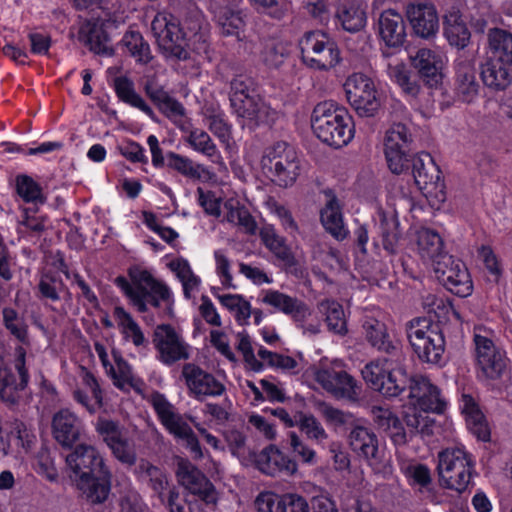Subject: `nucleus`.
<instances>
[{
  "instance_id": "nucleus-1",
  "label": "nucleus",
  "mask_w": 512,
  "mask_h": 512,
  "mask_svg": "<svg viewBox=\"0 0 512 512\" xmlns=\"http://www.w3.org/2000/svg\"><path fill=\"white\" fill-rule=\"evenodd\" d=\"M409 128L394 123L385 134L384 155L389 170L401 174L411 168L414 182L427 198L440 204L446 201L444 180L433 157L427 152L413 153Z\"/></svg>"
},
{
  "instance_id": "nucleus-2",
  "label": "nucleus",
  "mask_w": 512,
  "mask_h": 512,
  "mask_svg": "<svg viewBox=\"0 0 512 512\" xmlns=\"http://www.w3.org/2000/svg\"><path fill=\"white\" fill-rule=\"evenodd\" d=\"M69 477L90 504L104 503L111 490V472L92 445L78 444L66 455Z\"/></svg>"
},
{
  "instance_id": "nucleus-3",
  "label": "nucleus",
  "mask_w": 512,
  "mask_h": 512,
  "mask_svg": "<svg viewBox=\"0 0 512 512\" xmlns=\"http://www.w3.org/2000/svg\"><path fill=\"white\" fill-rule=\"evenodd\" d=\"M352 118L345 108L331 101L318 103L311 115V127L317 138L328 146L341 148L353 138Z\"/></svg>"
},
{
  "instance_id": "nucleus-4",
  "label": "nucleus",
  "mask_w": 512,
  "mask_h": 512,
  "mask_svg": "<svg viewBox=\"0 0 512 512\" xmlns=\"http://www.w3.org/2000/svg\"><path fill=\"white\" fill-rule=\"evenodd\" d=\"M475 367L477 378L500 390L509 378V359L506 352L487 334L474 332Z\"/></svg>"
},
{
  "instance_id": "nucleus-5",
  "label": "nucleus",
  "mask_w": 512,
  "mask_h": 512,
  "mask_svg": "<svg viewBox=\"0 0 512 512\" xmlns=\"http://www.w3.org/2000/svg\"><path fill=\"white\" fill-rule=\"evenodd\" d=\"M263 174L276 186L291 187L301 173V160L290 144L278 141L263 151L260 161Z\"/></svg>"
},
{
  "instance_id": "nucleus-6",
  "label": "nucleus",
  "mask_w": 512,
  "mask_h": 512,
  "mask_svg": "<svg viewBox=\"0 0 512 512\" xmlns=\"http://www.w3.org/2000/svg\"><path fill=\"white\" fill-rule=\"evenodd\" d=\"M408 341L420 361L441 364L445 352V337L439 322L416 317L406 323Z\"/></svg>"
},
{
  "instance_id": "nucleus-7",
  "label": "nucleus",
  "mask_w": 512,
  "mask_h": 512,
  "mask_svg": "<svg viewBox=\"0 0 512 512\" xmlns=\"http://www.w3.org/2000/svg\"><path fill=\"white\" fill-rule=\"evenodd\" d=\"M437 472L442 487L461 494L472 484L475 462L464 447L446 448L438 453Z\"/></svg>"
},
{
  "instance_id": "nucleus-8",
  "label": "nucleus",
  "mask_w": 512,
  "mask_h": 512,
  "mask_svg": "<svg viewBox=\"0 0 512 512\" xmlns=\"http://www.w3.org/2000/svg\"><path fill=\"white\" fill-rule=\"evenodd\" d=\"M151 31L161 54L172 61L190 59L188 33L181 28L179 19L170 13H158L152 23Z\"/></svg>"
},
{
  "instance_id": "nucleus-9",
  "label": "nucleus",
  "mask_w": 512,
  "mask_h": 512,
  "mask_svg": "<svg viewBox=\"0 0 512 512\" xmlns=\"http://www.w3.org/2000/svg\"><path fill=\"white\" fill-rule=\"evenodd\" d=\"M301 60L317 71H329L342 60L336 41L321 30L307 31L299 40Z\"/></svg>"
},
{
  "instance_id": "nucleus-10",
  "label": "nucleus",
  "mask_w": 512,
  "mask_h": 512,
  "mask_svg": "<svg viewBox=\"0 0 512 512\" xmlns=\"http://www.w3.org/2000/svg\"><path fill=\"white\" fill-rule=\"evenodd\" d=\"M346 98L358 116L371 118L378 116L382 100L374 80L362 72L349 75L344 82Z\"/></svg>"
},
{
  "instance_id": "nucleus-11",
  "label": "nucleus",
  "mask_w": 512,
  "mask_h": 512,
  "mask_svg": "<svg viewBox=\"0 0 512 512\" xmlns=\"http://www.w3.org/2000/svg\"><path fill=\"white\" fill-rule=\"evenodd\" d=\"M151 403L165 429L175 438L185 441L186 448L190 450L193 458L202 459L203 452L196 434L183 415L176 411L175 406L159 392L152 394Z\"/></svg>"
},
{
  "instance_id": "nucleus-12",
  "label": "nucleus",
  "mask_w": 512,
  "mask_h": 512,
  "mask_svg": "<svg viewBox=\"0 0 512 512\" xmlns=\"http://www.w3.org/2000/svg\"><path fill=\"white\" fill-rule=\"evenodd\" d=\"M26 350L15 348L14 365L0 357V400L11 409L19 405L21 392L27 387L29 373L26 368Z\"/></svg>"
},
{
  "instance_id": "nucleus-13",
  "label": "nucleus",
  "mask_w": 512,
  "mask_h": 512,
  "mask_svg": "<svg viewBox=\"0 0 512 512\" xmlns=\"http://www.w3.org/2000/svg\"><path fill=\"white\" fill-rule=\"evenodd\" d=\"M152 344L157 352V359L165 365L171 366L190 358L189 344L171 324H159L154 328Z\"/></svg>"
},
{
  "instance_id": "nucleus-14",
  "label": "nucleus",
  "mask_w": 512,
  "mask_h": 512,
  "mask_svg": "<svg viewBox=\"0 0 512 512\" xmlns=\"http://www.w3.org/2000/svg\"><path fill=\"white\" fill-rule=\"evenodd\" d=\"M433 269L438 279L447 290L459 297H467L473 291V283L465 264L447 254L437 260Z\"/></svg>"
},
{
  "instance_id": "nucleus-15",
  "label": "nucleus",
  "mask_w": 512,
  "mask_h": 512,
  "mask_svg": "<svg viewBox=\"0 0 512 512\" xmlns=\"http://www.w3.org/2000/svg\"><path fill=\"white\" fill-rule=\"evenodd\" d=\"M405 14L413 34L426 41H432L439 32V16L436 6L428 0L409 2Z\"/></svg>"
},
{
  "instance_id": "nucleus-16",
  "label": "nucleus",
  "mask_w": 512,
  "mask_h": 512,
  "mask_svg": "<svg viewBox=\"0 0 512 512\" xmlns=\"http://www.w3.org/2000/svg\"><path fill=\"white\" fill-rule=\"evenodd\" d=\"M189 395L199 401L225 393L226 387L212 373L195 363H185L181 370Z\"/></svg>"
},
{
  "instance_id": "nucleus-17",
  "label": "nucleus",
  "mask_w": 512,
  "mask_h": 512,
  "mask_svg": "<svg viewBox=\"0 0 512 512\" xmlns=\"http://www.w3.org/2000/svg\"><path fill=\"white\" fill-rule=\"evenodd\" d=\"M179 483L189 491L186 497L197 498L205 504L216 503V490L205 474L190 462H181L176 472Z\"/></svg>"
},
{
  "instance_id": "nucleus-18",
  "label": "nucleus",
  "mask_w": 512,
  "mask_h": 512,
  "mask_svg": "<svg viewBox=\"0 0 512 512\" xmlns=\"http://www.w3.org/2000/svg\"><path fill=\"white\" fill-rule=\"evenodd\" d=\"M408 397L415 408L426 413L442 414L447 407L441 390L429 378L422 375L412 377V386H410Z\"/></svg>"
},
{
  "instance_id": "nucleus-19",
  "label": "nucleus",
  "mask_w": 512,
  "mask_h": 512,
  "mask_svg": "<svg viewBox=\"0 0 512 512\" xmlns=\"http://www.w3.org/2000/svg\"><path fill=\"white\" fill-rule=\"evenodd\" d=\"M406 360L403 350L391 356L382 357V364L386 371L383 392L385 397H397L407 389L410 391L412 377L407 373Z\"/></svg>"
},
{
  "instance_id": "nucleus-20",
  "label": "nucleus",
  "mask_w": 512,
  "mask_h": 512,
  "mask_svg": "<svg viewBox=\"0 0 512 512\" xmlns=\"http://www.w3.org/2000/svg\"><path fill=\"white\" fill-rule=\"evenodd\" d=\"M480 89L474 63L467 59L456 60L453 79L455 99L466 104L473 103L479 96Z\"/></svg>"
},
{
  "instance_id": "nucleus-21",
  "label": "nucleus",
  "mask_w": 512,
  "mask_h": 512,
  "mask_svg": "<svg viewBox=\"0 0 512 512\" xmlns=\"http://www.w3.org/2000/svg\"><path fill=\"white\" fill-rule=\"evenodd\" d=\"M412 67L423 83L429 88H437L443 82L444 62L442 56L429 48H420L410 56Z\"/></svg>"
},
{
  "instance_id": "nucleus-22",
  "label": "nucleus",
  "mask_w": 512,
  "mask_h": 512,
  "mask_svg": "<svg viewBox=\"0 0 512 512\" xmlns=\"http://www.w3.org/2000/svg\"><path fill=\"white\" fill-rule=\"evenodd\" d=\"M316 380L327 392L337 399H347L350 401L358 399L357 382L344 370H320L316 374Z\"/></svg>"
},
{
  "instance_id": "nucleus-23",
  "label": "nucleus",
  "mask_w": 512,
  "mask_h": 512,
  "mask_svg": "<svg viewBox=\"0 0 512 512\" xmlns=\"http://www.w3.org/2000/svg\"><path fill=\"white\" fill-rule=\"evenodd\" d=\"M258 512H310L307 499L297 493L278 495L273 492H262L256 500Z\"/></svg>"
},
{
  "instance_id": "nucleus-24",
  "label": "nucleus",
  "mask_w": 512,
  "mask_h": 512,
  "mask_svg": "<svg viewBox=\"0 0 512 512\" xmlns=\"http://www.w3.org/2000/svg\"><path fill=\"white\" fill-rule=\"evenodd\" d=\"M256 468L263 474L276 476L279 473L293 475L297 471V464L288 458L275 445H269L260 453L249 452Z\"/></svg>"
},
{
  "instance_id": "nucleus-25",
  "label": "nucleus",
  "mask_w": 512,
  "mask_h": 512,
  "mask_svg": "<svg viewBox=\"0 0 512 512\" xmlns=\"http://www.w3.org/2000/svg\"><path fill=\"white\" fill-rule=\"evenodd\" d=\"M260 238L265 247L282 262L286 273L301 276L302 270L298 267V261L291 248L286 244V239L278 235L271 225H266L260 230Z\"/></svg>"
},
{
  "instance_id": "nucleus-26",
  "label": "nucleus",
  "mask_w": 512,
  "mask_h": 512,
  "mask_svg": "<svg viewBox=\"0 0 512 512\" xmlns=\"http://www.w3.org/2000/svg\"><path fill=\"white\" fill-rule=\"evenodd\" d=\"M362 329L369 345L385 356H391L403 350L401 343L391 338L384 322L368 317L363 321Z\"/></svg>"
},
{
  "instance_id": "nucleus-27",
  "label": "nucleus",
  "mask_w": 512,
  "mask_h": 512,
  "mask_svg": "<svg viewBox=\"0 0 512 512\" xmlns=\"http://www.w3.org/2000/svg\"><path fill=\"white\" fill-rule=\"evenodd\" d=\"M83 430L81 420L70 410L61 409L52 419V433L55 440L62 446L72 448L80 439Z\"/></svg>"
},
{
  "instance_id": "nucleus-28",
  "label": "nucleus",
  "mask_w": 512,
  "mask_h": 512,
  "mask_svg": "<svg viewBox=\"0 0 512 512\" xmlns=\"http://www.w3.org/2000/svg\"><path fill=\"white\" fill-rule=\"evenodd\" d=\"M378 33L390 48L401 47L406 41V24L402 15L394 9L381 12L378 18Z\"/></svg>"
},
{
  "instance_id": "nucleus-29",
  "label": "nucleus",
  "mask_w": 512,
  "mask_h": 512,
  "mask_svg": "<svg viewBox=\"0 0 512 512\" xmlns=\"http://www.w3.org/2000/svg\"><path fill=\"white\" fill-rule=\"evenodd\" d=\"M262 302L277 311L292 317L295 322H303L310 315L308 306L300 299L278 290H266Z\"/></svg>"
},
{
  "instance_id": "nucleus-30",
  "label": "nucleus",
  "mask_w": 512,
  "mask_h": 512,
  "mask_svg": "<svg viewBox=\"0 0 512 512\" xmlns=\"http://www.w3.org/2000/svg\"><path fill=\"white\" fill-rule=\"evenodd\" d=\"M443 35L451 47L464 50L471 43V32L459 10L449 11L443 17Z\"/></svg>"
},
{
  "instance_id": "nucleus-31",
  "label": "nucleus",
  "mask_w": 512,
  "mask_h": 512,
  "mask_svg": "<svg viewBox=\"0 0 512 512\" xmlns=\"http://www.w3.org/2000/svg\"><path fill=\"white\" fill-rule=\"evenodd\" d=\"M144 91L151 102L168 118L182 117L185 114L183 105L165 91L155 79H148Z\"/></svg>"
},
{
  "instance_id": "nucleus-32",
  "label": "nucleus",
  "mask_w": 512,
  "mask_h": 512,
  "mask_svg": "<svg viewBox=\"0 0 512 512\" xmlns=\"http://www.w3.org/2000/svg\"><path fill=\"white\" fill-rule=\"evenodd\" d=\"M129 276L136 295H144L145 291L153 290L155 293L159 294L163 302L167 303L168 314L172 315L171 292L166 284L156 280L147 270L138 267L130 268ZM138 297L140 298V296Z\"/></svg>"
},
{
  "instance_id": "nucleus-33",
  "label": "nucleus",
  "mask_w": 512,
  "mask_h": 512,
  "mask_svg": "<svg viewBox=\"0 0 512 512\" xmlns=\"http://www.w3.org/2000/svg\"><path fill=\"white\" fill-rule=\"evenodd\" d=\"M351 449L366 460L379 461L378 438L373 430L359 423L348 434Z\"/></svg>"
},
{
  "instance_id": "nucleus-34",
  "label": "nucleus",
  "mask_w": 512,
  "mask_h": 512,
  "mask_svg": "<svg viewBox=\"0 0 512 512\" xmlns=\"http://www.w3.org/2000/svg\"><path fill=\"white\" fill-rule=\"evenodd\" d=\"M324 194L327 197V202L320 213L321 222L333 237L343 240L347 237L348 230L344 227L339 200L331 189L325 190Z\"/></svg>"
},
{
  "instance_id": "nucleus-35",
  "label": "nucleus",
  "mask_w": 512,
  "mask_h": 512,
  "mask_svg": "<svg viewBox=\"0 0 512 512\" xmlns=\"http://www.w3.org/2000/svg\"><path fill=\"white\" fill-rule=\"evenodd\" d=\"M2 324L9 337L19 344L17 347L25 350L31 347L32 337L24 314L11 306H5L2 309Z\"/></svg>"
},
{
  "instance_id": "nucleus-36",
  "label": "nucleus",
  "mask_w": 512,
  "mask_h": 512,
  "mask_svg": "<svg viewBox=\"0 0 512 512\" xmlns=\"http://www.w3.org/2000/svg\"><path fill=\"white\" fill-rule=\"evenodd\" d=\"M137 478L145 482L162 503L165 502L164 492L169 488L167 473L146 459H140L134 470Z\"/></svg>"
},
{
  "instance_id": "nucleus-37",
  "label": "nucleus",
  "mask_w": 512,
  "mask_h": 512,
  "mask_svg": "<svg viewBox=\"0 0 512 512\" xmlns=\"http://www.w3.org/2000/svg\"><path fill=\"white\" fill-rule=\"evenodd\" d=\"M461 410L465 415L468 429L478 440L487 442L490 440V429L486 418L479 408L475 399L468 394H463L461 399Z\"/></svg>"
},
{
  "instance_id": "nucleus-38",
  "label": "nucleus",
  "mask_w": 512,
  "mask_h": 512,
  "mask_svg": "<svg viewBox=\"0 0 512 512\" xmlns=\"http://www.w3.org/2000/svg\"><path fill=\"white\" fill-rule=\"evenodd\" d=\"M489 59L512 67V34L504 29L493 28L488 33Z\"/></svg>"
},
{
  "instance_id": "nucleus-39",
  "label": "nucleus",
  "mask_w": 512,
  "mask_h": 512,
  "mask_svg": "<svg viewBox=\"0 0 512 512\" xmlns=\"http://www.w3.org/2000/svg\"><path fill=\"white\" fill-rule=\"evenodd\" d=\"M483 83L495 91H503L512 83V67L487 58L481 68Z\"/></svg>"
},
{
  "instance_id": "nucleus-40",
  "label": "nucleus",
  "mask_w": 512,
  "mask_h": 512,
  "mask_svg": "<svg viewBox=\"0 0 512 512\" xmlns=\"http://www.w3.org/2000/svg\"><path fill=\"white\" fill-rule=\"evenodd\" d=\"M417 249L420 257L432 265L447 255L441 236L429 228H422L417 232Z\"/></svg>"
},
{
  "instance_id": "nucleus-41",
  "label": "nucleus",
  "mask_w": 512,
  "mask_h": 512,
  "mask_svg": "<svg viewBox=\"0 0 512 512\" xmlns=\"http://www.w3.org/2000/svg\"><path fill=\"white\" fill-rule=\"evenodd\" d=\"M335 18L343 30L350 33L361 31L367 22L365 10L355 3H341L337 7Z\"/></svg>"
},
{
  "instance_id": "nucleus-42",
  "label": "nucleus",
  "mask_w": 512,
  "mask_h": 512,
  "mask_svg": "<svg viewBox=\"0 0 512 512\" xmlns=\"http://www.w3.org/2000/svg\"><path fill=\"white\" fill-rule=\"evenodd\" d=\"M113 87L117 97L124 103L138 108L150 118H154L155 114L152 108L145 100L135 91L134 83L126 76L114 78Z\"/></svg>"
},
{
  "instance_id": "nucleus-43",
  "label": "nucleus",
  "mask_w": 512,
  "mask_h": 512,
  "mask_svg": "<svg viewBox=\"0 0 512 512\" xmlns=\"http://www.w3.org/2000/svg\"><path fill=\"white\" fill-rule=\"evenodd\" d=\"M112 354L116 364V369L113 365L109 369L113 384L122 391H128L129 388L140 391L141 381L134 377L130 364L119 352L113 350Z\"/></svg>"
},
{
  "instance_id": "nucleus-44",
  "label": "nucleus",
  "mask_w": 512,
  "mask_h": 512,
  "mask_svg": "<svg viewBox=\"0 0 512 512\" xmlns=\"http://www.w3.org/2000/svg\"><path fill=\"white\" fill-rule=\"evenodd\" d=\"M166 167L192 180H200L202 174L207 172L202 164H196L187 156L172 151L166 153Z\"/></svg>"
},
{
  "instance_id": "nucleus-45",
  "label": "nucleus",
  "mask_w": 512,
  "mask_h": 512,
  "mask_svg": "<svg viewBox=\"0 0 512 512\" xmlns=\"http://www.w3.org/2000/svg\"><path fill=\"white\" fill-rule=\"evenodd\" d=\"M120 44L127 49L137 63L148 64L153 59L149 43L139 31H127Z\"/></svg>"
},
{
  "instance_id": "nucleus-46",
  "label": "nucleus",
  "mask_w": 512,
  "mask_h": 512,
  "mask_svg": "<svg viewBox=\"0 0 512 512\" xmlns=\"http://www.w3.org/2000/svg\"><path fill=\"white\" fill-rule=\"evenodd\" d=\"M83 31L86 32V44L91 51L99 55H113L114 50L109 46L110 37L102 24L88 23Z\"/></svg>"
},
{
  "instance_id": "nucleus-47",
  "label": "nucleus",
  "mask_w": 512,
  "mask_h": 512,
  "mask_svg": "<svg viewBox=\"0 0 512 512\" xmlns=\"http://www.w3.org/2000/svg\"><path fill=\"white\" fill-rule=\"evenodd\" d=\"M15 190L17 195L26 203L34 205L44 204L47 200L42 187L31 176L19 174L15 178Z\"/></svg>"
},
{
  "instance_id": "nucleus-48",
  "label": "nucleus",
  "mask_w": 512,
  "mask_h": 512,
  "mask_svg": "<svg viewBox=\"0 0 512 512\" xmlns=\"http://www.w3.org/2000/svg\"><path fill=\"white\" fill-rule=\"evenodd\" d=\"M248 17L247 10L227 8L219 17L222 34L225 36H238L244 29Z\"/></svg>"
},
{
  "instance_id": "nucleus-49",
  "label": "nucleus",
  "mask_w": 512,
  "mask_h": 512,
  "mask_svg": "<svg viewBox=\"0 0 512 512\" xmlns=\"http://www.w3.org/2000/svg\"><path fill=\"white\" fill-rule=\"evenodd\" d=\"M392 80L406 95L416 98L421 90L420 77L407 70L403 65L395 66L391 71Z\"/></svg>"
},
{
  "instance_id": "nucleus-50",
  "label": "nucleus",
  "mask_w": 512,
  "mask_h": 512,
  "mask_svg": "<svg viewBox=\"0 0 512 512\" xmlns=\"http://www.w3.org/2000/svg\"><path fill=\"white\" fill-rule=\"evenodd\" d=\"M217 298L225 308L234 313L235 319L240 325L247 324L251 316V305L242 295L224 294L217 295Z\"/></svg>"
},
{
  "instance_id": "nucleus-51",
  "label": "nucleus",
  "mask_w": 512,
  "mask_h": 512,
  "mask_svg": "<svg viewBox=\"0 0 512 512\" xmlns=\"http://www.w3.org/2000/svg\"><path fill=\"white\" fill-rule=\"evenodd\" d=\"M66 289V285L62 278L53 273L42 275L38 283V298L51 302H57L61 299L60 293Z\"/></svg>"
},
{
  "instance_id": "nucleus-52",
  "label": "nucleus",
  "mask_w": 512,
  "mask_h": 512,
  "mask_svg": "<svg viewBox=\"0 0 512 512\" xmlns=\"http://www.w3.org/2000/svg\"><path fill=\"white\" fill-rule=\"evenodd\" d=\"M418 408H413L411 411L405 413L404 421L409 429V437L420 434L422 436H431L433 434V427L435 420L429 416H423L422 411H417Z\"/></svg>"
},
{
  "instance_id": "nucleus-53",
  "label": "nucleus",
  "mask_w": 512,
  "mask_h": 512,
  "mask_svg": "<svg viewBox=\"0 0 512 512\" xmlns=\"http://www.w3.org/2000/svg\"><path fill=\"white\" fill-rule=\"evenodd\" d=\"M249 2L256 12L277 21L283 20L290 11L288 0H249Z\"/></svg>"
},
{
  "instance_id": "nucleus-54",
  "label": "nucleus",
  "mask_w": 512,
  "mask_h": 512,
  "mask_svg": "<svg viewBox=\"0 0 512 512\" xmlns=\"http://www.w3.org/2000/svg\"><path fill=\"white\" fill-rule=\"evenodd\" d=\"M308 439L321 442L328 438V434L320 421L311 413H296V425Z\"/></svg>"
},
{
  "instance_id": "nucleus-55",
  "label": "nucleus",
  "mask_w": 512,
  "mask_h": 512,
  "mask_svg": "<svg viewBox=\"0 0 512 512\" xmlns=\"http://www.w3.org/2000/svg\"><path fill=\"white\" fill-rule=\"evenodd\" d=\"M321 307L326 315L328 329L335 334L344 335L347 332V326L342 305L332 300L322 302Z\"/></svg>"
},
{
  "instance_id": "nucleus-56",
  "label": "nucleus",
  "mask_w": 512,
  "mask_h": 512,
  "mask_svg": "<svg viewBox=\"0 0 512 512\" xmlns=\"http://www.w3.org/2000/svg\"><path fill=\"white\" fill-rule=\"evenodd\" d=\"M289 55V50L281 41L266 42L261 51V60L269 69H278Z\"/></svg>"
},
{
  "instance_id": "nucleus-57",
  "label": "nucleus",
  "mask_w": 512,
  "mask_h": 512,
  "mask_svg": "<svg viewBox=\"0 0 512 512\" xmlns=\"http://www.w3.org/2000/svg\"><path fill=\"white\" fill-rule=\"evenodd\" d=\"M164 504L169 512H203L202 503L197 498H182L175 487L168 490Z\"/></svg>"
},
{
  "instance_id": "nucleus-58",
  "label": "nucleus",
  "mask_w": 512,
  "mask_h": 512,
  "mask_svg": "<svg viewBox=\"0 0 512 512\" xmlns=\"http://www.w3.org/2000/svg\"><path fill=\"white\" fill-rule=\"evenodd\" d=\"M322 414L328 424L335 429L344 428L345 430H352L360 421L352 413L345 412L332 406H325Z\"/></svg>"
},
{
  "instance_id": "nucleus-59",
  "label": "nucleus",
  "mask_w": 512,
  "mask_h": 512,
  "mask_svg": "<svg viewBox=\"0 0 512 512\" xmlns=\"http://www.w3.org/2000/svg\"><path fill=\"white\" fill-rule=\"evenodd\" d=\"M386 371L382 358L371 361L362 369V376L368 386L383 395Z\"/></svg>"
},
{
  "instance_id": "nucleus-60",
  "label": "nucleus",
  "mask_w": 512,
  "mask_h": 512,
  "mask_svg": "<svg viewBox=\"0 0 512 512\" xmlns=\"http://www.w3.org/2000/svg\"><path fill=\"white\" fill-rule=\"evenodd\" d=\"M380 234L382 237L383 248L393 254L396 251L400 239L399 223L395 218L382 216L380 221Z\"/></svg>"
},
{
  "instance_id": "nucleus-61",
  "label": "nucleus",
  "mask_w": 512,
  "mask_h": 512,
  "mask_svg": "<svg viewBox=\"0 0 512 512\" xmlns=\"http://www.w3.org/2000/svg\"><path fill=\"white\" fill-rule=\"evenodd\" d=\"M114 316L118 320L119 325L123 327L124 332H130L132 342L135 346H141L146 343L145 336L140 326L123 307L116 306L114 308Z\"/></svg>"
},
{
  "instance_id": "nucleus-62",
  "label": "nucleus",
  "mask_w": 512,
  "mask_h": 512,
  "mask_svg": "<svg viewBox=\"0 0 512 512\" xmlns=\"http://www.w3.org/2000/svg\"><path fill=\"white\" fill-rule=\"evenodd\" d=\"M278 118V113L260 96L254 105V110L248 120L253 126L272 125Z\"/></svg>"
},
{
  "instance_id": "nucleus-63",
  "label": "nucleus",
  "mask_w": 512,
  "mask_h": 512,
  "mask_svg": "<svg viewBox=\"0 0 512 512\" xmlns=\"http://www.w3.org/2000/svg\"><path fill=\"white\" fill-rule=\"evenodd\" d=\"M227 220L242 227L250 235L256 232L257 223L244 206L231 207L227 213Z\"/></svg>"
},
{
  "instance_id": "nucleus-64",
  "label": "nucleus",
  "mask_w": 512,
  "mask_h": 512,
  "mask_svg": "<svg viewBox=\"0 0 512 512\" xmlns=\"http://www.w3.org/2000/svg\"><path fill=\"white\" fill-rule=\"evenodd\" d=\"M224 437L232 455L245 461L251 452L246 448V436L239 430L230 429L224 433Z\"/></svg>"
}]
</instances>
